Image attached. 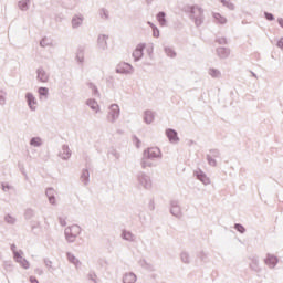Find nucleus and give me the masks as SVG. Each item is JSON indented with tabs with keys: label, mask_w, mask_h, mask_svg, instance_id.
<instances>
[{
	"label": "nucleus",
	"mask_w": 283,
	"mask_h": 283,
	"mask_svg": "<svg viewBox=\"0 0 283 283\" xmlns=\"http://www.w3.org/2000/svg\"><path fill=\"white\" fill-rule=\"evenodd\" d=\"M65 235L69 242H74V238L81 235V227L74 224L65 229Z\"/></svg>",
	"instance_id": "f257e3e1"
},
{
	"label": "nucleus",
	"mask_w": 283,
	"mask_h": 283,
	"mask_svg": "<svg viewBox=\"0 0 283 283\" xmlns=\"http://www.w3.org/2000/svg\"><path fill=\"white\" fill-rule=\"evenodd\" d=\"M133 70L128 63L122 62L117 65L116 72L118 74H132Z\"/></svg>",
	"instance_id": "f03ea898"
},
{
	"label": "nucleus",
	"mask_w": 283,
	"mask_h": 283,
	"mask_svg": "<svg viewBox=\"0 0 283 283\" xmlns=\"http://www.w3.org/2000/svg\"><path fill=\"white\" fill-rule=\"evenodd\" d=\"M13 258H14L15 262H18V264H20L22 266V269H30V262H28V260H25L23 258L22 253L14 252Z\"/></svg>",
	"instance_id": "7ed1b4c3"
},
{
	"label": "nucleus",
	"mask_w": 283,
	"mask_h": 283,
	"mask_svg": "<svg viewBox=\"0 0 283 283\" xmlns=\"http://www.w3.org/2000/svg\"><path fill=\"white\" fill-rule=\"evenodd\" d=\"M119 114H120V108L118 107V105L116 104L111 105L109 112H108V120H114L118 118Z\"/></svg>",
	"instance_id": "20e7f679"
},
{
	"label": "nucleus",
	"mask_w": 283,
	"mask_h": 283,
	"mask_svg": "<svg viewBox=\"0 0 283 283\" xmlns=\"http://www.w3.org/2000/svg\"><path fill=\"white\" fill-rule=\"evenodd\" d=\"M38 78L41 81V83H48L50 76L43 69L38 70Z\"/></svg>",
	"instance_id": "39448f33"
},
{
	"label": "nucleus",
	"mask_w": 283,
	"mask_h": 283,
	"mask_svg": "<svg viewBox=\"0 0 283 283\" xmlns=\"http://www.w3.org/2000/svg\"><path fill=\"white\" fill-rule=\"evenodd\" d=\"M27 101L31 109H36V101L34 99V96L32 94H27Z\"/></svg>",
	"instance_id": "423d86ee"
},
{
	"label": "nucleus",
	"mask_w": 283,
	"mask_h": 283,
	"mask_svg": "<svg viewBox=\"0 0 283 283\" xmlns=\"http://www.w3.org/2000/svg\"><path fill=\"white\" fill-rule=\"evenodd\" d=\"M166 135L172 143H176V140H178V133H176L175 130L168 129L166 132Z\"/></svg>",
	"instance_id": "0eeeda50"
},
{
	"label": "nucleus",
	"mask_w": 283,
	"mask_h": 283,
	"mask_svg": "<svg viewBox=\"0 0 283 283\" xmlns=\"http://www.w3.org/2000/svg\"><path fill=\"white\" fill-rule=\"evenodd\" d=\"M124 283H136V275L134 273H126L124 275Z\"/></svg>",
	"instance_id": "6e6552de"
},
{
	"label": "nucleus",
	"mask_w": 283,
	"mask_h": 283,
	"mask_svg": "<svg viewBox=\"0 0 283 283\" xmlns=\"http://www.w3.org/2000/svg\"><path fill=\"white\" fill-rule=\"evenodd\" d=\"M148 156L150 158H158V156H160V149L153 147L148 149Z\"/></svg>",
	"instance_id": "1a4fd4ad"
},
{
	"label": "nucleus",
	"mask_w": 283,
	"mask_h": 283,
	"mask_svg": "<svg viewBox=\"0 0 283 283\" xmlns=\"http://www.w3.org/2000/svg\"><path fill=\"white\" fill-rule=\"evenodd\" d=\"M265 263L268 264V266L273 269V266H275V264H277V258L270 255L266 258Z\"/></svg>",
	"instance_id": "9d476101"
},
{
	"label": "nucleus",
	"mask_w": 283,
	"mask_h": 283,
	"mask_svg": "<svg viewBox=\"0 0 283 283\" xmlns=\"http://www.w3.org/2000/svg\"><path fill=\"white\" fill-rule=\"evenodd\" d=\"M143 50H145V45H138L137 49L134 51L133 56H135V59H140L143 56Z\"/></svg>",
	"instance_id": "9b49d317"
},
{
	"label": "nucleus",
	"mask_w": 283,
	"mask_h": 283,
	"mask_svg": "<svg viewBox=\"0 0 283 283\" xmlns=\"http://www.w3.org/2000/svg\"><path fill=\"white\" fill-rule=\"evenodd\" d=\"M144 120L148 124L154 123V113L150 111H146L144 115Z\"/></svg>",
	"instance_id": "f8f14e48"
},
{
	"label": "nucleus",
	"mask_w": 283,
	"mask_h": 283,
	"mask_svg": "<svg viewBox=\"0 0 283 283\" xmlns=\"http://www.w3.org/2000/svg\"><path fill=\"white\" fill-rule=\"evenodd\" d=\"M73 28H78V25L83 24V18L76 15L72 20Z\"/></svg>",
	"instance_id": "ddd939ff"
},
{
	"label": "nucleus",
	"mask_w": 283,
	"mask_h": 283,
	"mask_svg": "<svg viewBox=\"0 0 283 283\" xmlns=\"http://www.w3.org/2000/svg\"><path fill=\"white\" fill-rule=\"evenodd\" d=\"M214 19L218 21V23H221V24L227 23V18L220 15V13H216Z\"/></svg>",
	"instance_id": "4468645a"
},
{
	"label": "nucleus",
	"mask_w": 283,
	"mask_h": 283,
	"mask_svg": "<svg viewBox=\"0 0 283 283\" xmlns=\"http://www.w3.org/2000/svg\"><path fill=\"white\" fill-rule=\"evenodd\" d=\"M31 145H33V147H39L41 145V138L35 137L31 139Z\"/></svg>",
	"instance_id": "2eb2a0df"
},
{
	"label": "nucleus",
	"mask_w": 283,
	"mask_h": 283,
	"mask_svg": "<svg viewBox=\"0 0 283 283\" xmlns=\"http://www.w3.org/2000/svg\"><path fill=\"white\" fill-rule=\"evenodd\" d=\"M157 20L159 21L160 25L165 24V13L160 12L157 15Z\"/></svg>",
	"instance_id": "dca6fc26"
},
{
	"label": "nucleus",
	"mask_w": 283,
	"mask_h": 283,
	"mask_svg": "<svg viewBox=\"0 0 283 283\" xmlns=\"http://www.w3.org/2000/svg\"><path fill=\"white\" fill-rule=\"evenodd\" d=\"M123 238H124V240L132 241V240H134V234H132V232H124Z\"/></svg>",
	"instance_id": "f3484780"
},
{
	"label": "nucleus",
	"mask_w": 283,
	"mask_h": 283,
	"mask_svg": "<svg viewBox=\"0 0 283 283\" xmlns=\"http://www.w3.org/2000/svg\"><path fill=\"white\" fill-rule=\"evenodd\" d=\"M67 258H69L70 262H72L73 264H78V259H76V256H74L72 254H67Z\"/></svg>",
	"instance_id": "a211bd4d"
},
{
	"label": "nucleus",
	"mask_w": 283,
	"mask_h": 283,
	"mask_svg": "<svg viewBox=\"0 0 283 283\" xmlns=\"http://www.w3.org/2000/svg\"><path fill=\"white\" fill-rule=\"evenodd\" d=\"M167 56H170V59H174L176 56V51H172L171 49H166Z\"/></svg>",
	"instance_id": "6ab92c4d"
},
{
	"label": "nucleus",
	"mask_w": 283,
	"mask_h": 283,
	"mask_svg": "<svg viewBox=\"0 0 283 283\" xmlns=\"http://www.w3.org/2000/svg\"><path fill=\"white\" fill-rule=\"evenodd\" d=\"M153 36H155V39H158V36H160V31L155 27H153Z\"/></svg>",
	"instance_id": "aec40b11"
},
{
	"label": "nucleus",
	"mask_w": 283,
	"mask_h": 283,
	"mask_svg": "<svg viewBox=\"0 0 283 283\" xmlns=\"http://www.w3.org/2000/svg\"><path fill=\"white\" fill-rule=\"evenodd\" d=\"M39 94L41 96H48V88L46 87L39 88Z\"/></svg>",
	"instance_id": "412c9836"
},
{
	"label": "nucleus",
	"mask_w": 283,
	"mask_h": 283,
	"mask_svg": "<svg viewBox=\"0 0 283 283\" xmlns=\"http://www.w3.org/2000/svg\"><path fill=\"white\" fill-rule=\"evenodd\" d=\"M235 229L239 231V233H244V228L241 224H237Z\"/></svg>",
	"instance_id": "4be33fe9"
},
{
	"label": "nucleus",
	"mask_w": 283,
	"mask_h": 283,
	"mask_svg": "<svg viewBox=\"0 0 283 283\" xmlns=\"http://www.w3.org/2000/svg\"><path fill=\"white\" fill-rule=\"evenodd\" d=\"M265 19H268V21H273L274 17L271 13H265Z\"/></svg>",
	"instance_id": "5701e85b"
},
{
	"label": "nucleus",
	"mask_w": 283,
	"mask_h": 283,
	"mask_svg": "<svg viewBox=\"0 0 283 283\" xmlns=\"http://www.w3.org/2000/svg\"><path fill=\"white\" fill-rule=\"evenodd\" d=\"M201 181L203 182V185H209L211 182V180H209V178L207 177H203Z\"/></svg>",
	"instance_id": "b1692460"
},
{
	"label": "nucleus",
	"mask_w": 283,
	"mask_h": 283,
	"mask_svg": "<svg viewBox=\"0 0 283 283\" xmlns=\"http://www.w3.org/2000/svg\"><path fill=\"white\" fill-rule=\"evenodd\" d=\"M40 45H42V48H45V45H48V39H43V40L40 42Z\"/></svg>",
	"instance_id": "393cba45"
},
{
	"label": "nucleus",
	"mask_w": 283,
	"mask_h": 283,
	"mask_svg": "<svg viewBox=\"0 0 283 283\" xmlns=\"http://www.w3.org/2000/svg\"><path fill=\"white\" fill-rule=\"evenodd\" d=\"M49 201L51 202V205H56V199L54 197H50Z\"/></svg>",
	"instance_id": "a878e982"
},
{
	"label": "nucleus",
	"mask_w": 283,
	"mask_h": 283,
	"mask_svg": "<svg viewBox=\"0 0 283 283\" xmlns=\"http://www.w3.org/2000/svg\"><path fill=\"white\" fill-rule=\"evenodd\" d=\"M20 6L22 7V10H28V2H24V3L20 2Z\"/></svg>",
	"instance_id": "bb28decb"
},
{
	"label": "nucleus",
	"mask_w": 283,
	"mask_h": 283,
	"mask_svg": "<svg viewBox=\"0 0 283 283\" xmlns=\"http://www.w3.org/2000/svg\"><path fill=\"white\" fill-rule=\"evenodd\" d=\"M277 48H281V50H283V38L277 42Z\"/></svg>",
	"instance_id": "cd10ccee"
},
{
	"label": "nucleus",
	"mask_w": 283,
	"mask_h": 283,
	"mask_svg": "<svg viewBox=\"0 0 283 283\" xmlns=\"http://www.w3.org/2000/svg\"><path fill=\"white\" fill-rule=\"evenodd\" d=\"M30 282H31V283H39V281H38L36 279H34V277H31V279H30Z\"/></svg>",
	"instance_id": "c85d7f7f"
},
{
	"label": "nucleus",
	"mask_w": 283,
	"mask_h": 283,
	"mask_svg": "<svg viewBox=\"0 0 283 283\" xmlns=\"http://www.w3.org/2000/svg\"><path fill=\"white\" fill-rule=\"evenodd\" d=\"M178 210H179L178 207H174L171 211H172V213H174V211H178Z\"/></svg>",
	"instance_id": "c756f323"
},
{
	"label": "nucleus",
	"mask_w": 283,
	"mask_h": 283,
	"mask_svg": "<svg viewBox=\"0 0 283 283\" xmlns=\"http://www.w3.org/2000/svg\"><path fill=\"white\" fill-rule=\"evenodd\" d=\"M105 35H103L102 38H99V41H105Z\"/></svg>",
	"instance_id": "7c9ffc66"
},
{
	"label": "nucleus",
	"mask_w": 283,
	"mask_h": 283,
	"mask_svg": "<svg viewBox=\"0 0 283 283\" xmlns=\"http://www.w3.org/2000/svg\"><path fill=\"white\" fill-rule=\"evenodd\" d=\"M102 12H103L104 17H107V13L105 12V10H103Z\"/></svg>",
	"instance_id": "2f4dec72"
},
{
	"label": "nucleus",
	"mask_w": 283,
	"mask_h": 283,
	"mask_svg": "<svg viewBox=\"0 0 283 283\" xmlns=\"http://www.w3.org/2000/svg\"><path fill=\"white\" fill-rule=\"evenodd\" d=\"M94 105H95V106H92V107H93V109H96V103H94Z\"/></svg>",
	"instance_id": "473e14b6"
},
{
	"label": "nucleus",
	"mask_w": 283,
	"mask_h": 283,
	"mask_svg": "<svg viewBox=\"0 0 283 283\" xmlns=\"http://www.w3.org/2000/svg\"><path fill=\"white\" fill-rule=\"evenodd\" d=\"M210 165H216V161H210Z\"/></svg>",
	"instance_id": "72a5a7b5"
},
{
	"label": "nucleus",
	"mask_w": 283,
	"mask_h": 283,
	"mask_svg": "<svg viewBox=\"0 0 283 283\" xmlns=\"http://www.w3.org/2000/svg\"><path fill=\"white\" fill-rule=\"evenodd\" d=\"M64 158H70V154H67V156H64Z\"/></svg>",
	"instance_id": "f704fd0d"
},
{
	"label": "nucleus",
	"mask_w": 283,
	"mask_h": 283,
	"mask_svg": "<svg viewBox=\"0 0 283 283\" xmlns=\"http://www.w3.org/2000/svg\"><path fill=\"white\" fill-rule=\"evenodd\" d=\"M27 1H30V0H27Z\"/></svg>",
	"instance_id": "c9c22d12"
}]
</instances>
